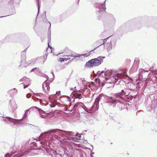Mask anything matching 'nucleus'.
<instances>
[{
	"label": "nucleus",
	"instance_id": "f257e3e1",
	"mask_svg": "<svg viewBox=\"0 0 157 157\" xmlns=\"http://www.w3.org/2000/svg\"><path fill=\"white\" fill-rule=\"evenodd\" d=\"M101 76L104 77L105 78H128V77L125 71L119 72L117 71L111 70H107L105 72L102 71L100 73L99 77L102 78Z\"/></svg>",
	"mask_w": 157,
	"mask_h": 157
},
{
	"label": "nucleus",
	"instance_id": "f03ea898",
	"mask_svg": "<svg viewBox=\"0 0 157 157\" xmlns=\"http://www.w3.org/2000/svg\"><path fill=\"white\" fill-rule=\"evenodd\" d=\"M104 56H100L97 58L92 59L86 63L85 66L89 68H92L100 65L103 62Z\"/></svg>",
	"mask_w": 157,
	"mask_h": 157
},
{
	"label": "nucleus",
	"instance_id": "7ed1b4c3",
	"mask_svg": "<svg viewBox=\"0 0 157 157\" xmlns=\"http://www.w3.org/2000/svg\"><path fill=\"white\" fill-rule=\"evenodd\" d=\"M104 98L107 100L106 102L107 103H109V105H111L113 104L118 103V100L114 99V98L112 97H109L106 96H104L100 95L98 98H97V99L99 100Z\"/></svg>",
	"mask_w": 157,
	"mask_h": 157
},
{
	"label": "nucleus",
	"instance_id": "20e7f679",
	"mask_svg": "<svg viewBox=\"0 0 157 157\" xmlns=\"http://www.w3.org/2000/svg\"><path fill=\"white\" fill-rule=\"evenodd\" d=\"M95 7L96 9V12H98V14H102L105 9V6L104 4L97 3L95 4Z\"/></svg>",
	"mask_w": 157,
	"mask_h": 157
},
{
	"label": "nucleus",
	"instance_id": "39448f33",
	"mask_svg": "<svg viewBox=\"0 0 157 157\" xmlns=\"http://www.w3.org/2000/svg\"><path fill=\"white\" fill-rule=\"evenodd\" d=\"M103 44V45L106 48L108 51H109L112 47L115 46V44L114 41H112L111 40L108 39Z\"/></svg>",
	"mask_w": 157,
	"mask_h": 157
},
{
	"label": "nucleus",
	"instance_id": "423d86ee",
	"mask_svg": "<svg viewBox=\"0 0 157 157\" xmlns=\"http://www.w3.org/2000/svg\"><path fill=\"white\" fill-rule=\"evenodd\" d=\"M149 70L145 71L143 69H140L139 70L138 78H146L147 76H149Z\"/></svg>",
	"mask_w": 157,
	"mask_h": 157
},
{
	"label": "nucleus",
	"instance_id": "0eeeda50",
	"mask_svg": "<svg viewBox=\"0 0 157 157\" xmlns=\"http://www.w3.org/2000/svg\"><path fill=\"white\" fill-rule=\"evenodd\" d=\"M51 82L49 79L47 80L43 83L42 84V87L43 90L46 91L50 89L49 84Z\"/></svg>",
	"mask_w": 157,
	"mask_h": 157
},
{
	"label": "nucleus",
	"instance_id": "6e6552de",
	"mask_svg": "<svg viewBox=\"0 0 157 157\" xmlns=\"http://www.w3.org/2000/svg\"><path fill=\"white\" fill-rule=\"evenodd\" d=\"M52 133L54 134V135L55 134H58V135H61L63 134V133H67V134L71 135V134L72 132H65L63 131H61L59 129H57V130H54L52 131Z\"/></svg>",
	"mask_w": 157,
	"mask_h": 157
},
{
	"label": "nucleus",
	"instance_id": "1a4fd4ad",
	"mask_svg": "<svg viewBox=\"0 0 157 157\" xmlns=\"http://www.w3.org/2000/svg\"><path fill=\"white\" fill-rule=\"evenodd\" d=\"M34 108H35L39 111V113L40 117L43 118H45L48 115V114L49 113H46L45 111L42 110L39 108L36 107H34Z\"/></svg>",
	"mask_w": 157,
	"mask_h": 157
},
{
	"label": "nucleus",
	"instance_id": "9d476101",
	"mask_svg": "<svg viewBox=\"0 0 157 157\" xmlns=\"http://www.w3.org/2000/svg\"><path fill=\"white\" fill-rule=\"evenodd\" d=\"M9 108L11 111H13L17 108V105L14 101H10Z\"/></svg>",
	"mask_w": 157,
	"mask_h": 157
},
{
	"label": "nucleus",
	"instance_id": "9b49d317",
	"mask_svg": "<svg viewBox=\"0 0 157 157\" xmlns=\"http://www.w3.org/2000/svg\"><path fill=\"white\" fill-rule=\"evenodd\" d=\"M32 72H33L36 75H38L40 73L41 71L39 68L35 67L31 69L30 72L31 73Z\"/></svg>",
	"mask_w": 157,
	"mask_h": 157
},
{
	"label": "nucleus",
	"instance_id": "f8f14e48",
	"mask_svg": "<svg viewBox=\"0 0 157 157\" xmlns=\"http://www.w3.org/2000/svg\"><path fill=\"white\" fill-rule=\"evenodd\" d=\"M98 105L96 103H94L93 105L90 108V110L92 111V112H94L98 109Z\"/></svg>",
	"mask_w": 157,
	"mask_h": 157
},
{
	"label": "nucleus",
	"instance_id": "ddd939ff",
	"mask_svg": "<svg viewBox=\"0 0 157 157\" xmlns=\"http://www.w3.org/2000/svg\"><path fill=\"white\" fill-rule=\"evenodd\" d=\"M50 24V26L48 30V41L49 42V41L51 40V23L49 22Z\"/></svg>",
	"mask_w": 157,
	"mask_h": 157
},
{
	"label": "nucleus",
	"instance_id": "4468645a",
	"mask_svg": "<svg viewBox=\"0 0 157 157\" xmlns=\"http://www.w3.org/2000/svg\"><path fill=\"white\" fill-rule=\"evenodd\" d=\"M21 65L22 66L25 67L28 65V62H26L25 58L22 59L21 60Z\"/></svg>",
	"mask_w": 157,
	"mask_h": 157
},
{
	"label": "nucleus",
	"instance_id": "2eb2a0df",
	"mask_svg": "<svg viewBox=\"0 0 157 157\" xmlns=\"http://www.w3.org/2000/svg\"><path fill=\"white\" fill-rule=\"evenodd\" d=\"M76 137H71L70 138V139L71 140L74 141L75 142H77L78 140L80 139V136H78L77 135H76Z\"/></svg>",
	"mask_w": 157,
	"mask_h": 157
},
{
	"label": "nucleus",
	"instance_id": "dca6fc26",
	"mask_svg": "<svg viewBox=\"0 0 157 157\" xmlns=\"http://www.w3.org/2000/svg\"><path fill=\"white\" fill-rule=\"evenodd\" d=\"M106 81H107L105 82V84H109L110 85L109 86V87H112V86H113L114 84L116 83V82H112L109 81V80L110 79H106Z\"/></svg>",
	"mask_w": 157,
	"mask_h": 157
},
{
	"label": "nucleus",
	"instance_id": "f3484780",
	"mask_svg": "<svg viewBox=\"0 0 157 157\" xmlns=\"http://www.w3.org/2000/svg\"><path fill=\"white\" fill-rule=\"evenodd\" d=\"M12 149L13 151H12V154L15 153L17 151H18L19 149H17V147L16 146H13L10 150L11 151L12 150Z\"/></svg>",
	"mask_w": 157,
	"mask_h": 157
},
{
	"label": "nucleus",
	"instance_id": "a211bd4d",
	"mask_svg": "<svg viewBox=\"0 0 157 157\" xmlns=\"http://www.w3.org/2000/svg\"><path fill=\"white\" fill-rule=\"evenodd\" d=\"M36 59L35 58L33 59L28 61V65L29 64H33L36 61Z\"/></svg>",
	"mask_w": 157,
	"mask_h": 157
},
{
	"label": "nucleus",
	"instance_id": "6ab92c4d",
	"mask_svg": "<svg viewBox=\"0 0 157 157\" xmlns=\"http://www.w3.org/2000/svg\"><path fill=\"white\" fill-rule=\"evenodd\" d=\"M73 57L72 56H67V58H60V59H61V61H64V60H67L70 59H71V57Z\"/></svg>",
	"mask_w": 157,
	"mask_h": 157
},
{
	"label": "nucleus",
	"instance_id": "aec40b11",
	"mask_svg": "<svg viewBox=\"0 0 157 157\" xmlns=\"http://www.w3.org/2000/svg\"><path fill=\"white\" fill-rule=\"evenodd\" d=\"M90 55V54L89 53H87V54H78V55H76L75 56L76 57H79L80 58V56H83L84 57H87L88 56ZM75 57V56H74Z\"/></svg>",
	"mask_w": 157,
	"mask_h": 157
},
{
	"label": "nucleus",
	"instance_id": "412c9836",
	"mask_svg": "<svg viewBox=\"0 0 157 157\" xmlns=\"http://www.w3.org/2000/svg\"><path fill=\"white\" fill-rule=\"evenodd\" d=\"M30 109L26 110L25 113V114L23 117V118H26L27 117L28 114H29L30 113V112H29Z\"/></svg>",
	"mask_w": 157,
	"mask_h": 157
},
{
	"label": "nucleus",
	"instance_id": "4be33fe9",
	"mask_svg": "<svg viewBox=\"0 0 157 157\" xmlns=\"http://www.w3.org/2000/svg\"><path fill=\"white\" fill-rule=\"evenodd\" d=\"M7 120L11 122H13V119H12L9 117H7L5 119V121H6Z\"/></svg>",
	"mask_w": 157,
	"mask_h": 157
},
{
	"label": "nucleus",
	"instance_id": "5701e85b",
	"mask_svg": "<svg viewBox=\"0 0 157 157\" xmlns=\"http://www.w3.org/2000/svg\"><path fill=\"white\" fill-rule=\"evenodd\" d=\"M126 94V93L124 92V91L123 90H122V91H121V92L120 93H119V98H121V97L120 95L121 94H122V95H123V94L125 95Z\"/></svg>",
	"mask_w": 157,
	"mask_h": 157
},
{
	"label": "nucleus",
	"instance_id": "b1692460",
	"mask_svg": "<svg viewBox=\"0 0 157 157\" xmlns=\"http://www.w3.org/2000/svg\"><path fill=\"white\" fill-rule=\"evenodd\" d=\"M13 91H14L13 92L14 94H16L17 92V90L15 88H14L13 90H12L9 91V92L10 93L11 92Z\"/></svg>",
	"mask_w": 157,
	"mask_h": 157
},
{
	"label": "nucleus",
	"instance_id": "393cba45",
	"mask_svg": "<svg viewBox=\"0 0 157 157\" xmlns=\"http://www.w3.org/2000/svg\"><path fill=\"white\" fill-rule=\"evenodd\" d=\"M30 84V82H29V83L27 85H25V84H24V89H25L26 88V87H28Z\"/></svg>",
	"mask_w": 157,
	"mask_h": 157
},
{
	"label": "nucleus",
	"instance_id": "a878e982",
	"mask_svg": "<svg viewBox=\"0 0 157 157\" xmlns=\"http://www.w3.org/2000/svg\"><path fill=\"white\" fill-rule=\"evenodd\" d=\"M56 95L58 96H59L61 95L60 94V91H58L56 92Z\"/></svg>",
	"mask_w": 157,
	"mask_h": 157
},
{
	"label": "nucleus",
	"instance_id": "bb28decb",
	"mask_svg": "<svg viewBox=\"0 0 157 157\" xmlns=\"http://www.w3.org/2000/svg\"><path fill=\"white\" fill-rule=\"evenodd\" d=\"M11 156V154L9 153L6 154L5 156V157H10Z\"/></svg>",
	"mask_w": 157,
	"mask_h": 157
},
{
	"label": "nucleus",
	"instance_id": "cd10ccee",
	"mask_svg": "<svg viewBox=\"0 0 157 157\" xmlns=\"http://www.w3.org/2000/svg\"><path fill=\"white\" fill-rule=\"evenodd\" d=\"M95 82H98V83H99V85H100V83H99L100 81V79H95Z\"/></svg>",
	"mask_w": 157,
	"mask_h": 157
},
{
	"label": "nucleus",
	"instance_id": "c85d7f7f",
	"mask_svg": "<svg viewBox=\"0 0 157 157\" xmlns=\"http://www.w3.org/2000/svg\"><path fill=\"white\" fill-rule=\"evenodd\" d=\"M40 6L39 5V4L38 3V12L37 14H38L39 13V10H40Z\"/></svg>",
	"mask_w": 157,
	"mask_h": 157
},
{
	"label": "nucleus",
	"instance_id": "c756f323",
	"mask_svg": "<svg viewBox=\"0 0 157 157\" xmlns=\"http://www.w3.org/2000/svg\"><path fill=\"white\" fill-rule=\"evenodd\" d=\"M119 105H124V104L123 102H122V103H121V102L120 101H119Z\"/></svg>",
	"mask_w": 157,
	"mask_h": 157
},
{
	"label": "nucleus",
	"instance_id": "7c9ffc66",
	"mask_svg": "<svg viewBox=\"0 0 157 157\" xmlns=\"http://www.w3.org/2000/svg\"><path fill=\"white\" fill-rule=\"evenodd\" d=\"M44 77L47 78L48 77V76L47 75H44Z\"/></svg>",
	"mask_w": 157,
	"mask_h": 157
},
{
	"label": "nucleus",
	"instance_id": "2f4dec72",
	"mask_svg": "<svg viewBox=\"0 0 157 157\" xmlns=\"http://www.w3.org/2000/svg\"><path fill=\"white\" fill-rule=\"evenodd\" d=\"M70 147L71 150H73V148L72 147H71V146H70Z\"/></svg>",
	"mask_w": 157,
	"mask_h": 157
},
{
	"label": "nucleus",
	"instance_id": "473e14b6",
	"mask_svg": "<svg viewBox=\"0 0 157 157\" xmlns=\"http://www.w3.org/2000/svg\"><path fill=\"white\" fill-rule=\"evenodd\" d=\"M51 73H52L53 76V78H54V74L53 73H52V72H51Z\"/></svg>",
	"mask_w": 157,
	"mask_h": 157
},
{
	"label": "nucleus",
	"instance_id": "72a5a7b5",
	"mask_svg": "<svg viewBox=\"0 0 157 157\" xmlns=\"http://www.w3.org/2000/svg\"><path fill=\"white\" fill-rule=\"evenodd\" d=\"M48 46H49V47H50V49H51V48H52V47H50V46H49V43H48Z\"/></svg>",
	"mask_w": 157,
	"mask_h": 157
},
{
	"label": "nucleus",
	"instance_id": "f704fd0d",
	"mask_svg": "<svg viewBox=\"0 0 157 157\" xmlns=\"http://www.w3.org/2000/svg\"><path fill=\"white\" fill-rule=\"evenodd\" d=\"M115 80H116V81H118L119 80H120V79H115Z\"/></svg>",
	"mask_w": 157,
	"mask_h": 157
},
{
	"label": "nucleus",
	"instance_id": "c9c22d12",
	"mask_svg": "<svg viewBox=\"0 0 157 157\" xmlns=\"http://www.w3.org/2000/svg\"><path fill=\"white\" fill-rule=\"evenodd\" d=\"M27 48L25 49L23 51H26Z\"/></svg>",
	"mask_w": 157,
	"mask_h": 157
},
{
	"label": "nucleus",
	"instance_id": "e433bc0d",
	"mask_svg": "<svg viewBox=\"0 0 157 157\" xmlns=\"http://www.w3.org/2000/svg\"><path fill=\"white\" fill-rule=\"evenodd\" d=\"M131 81H132V79H129Z\"/></svg>",
	"mask_w": 157,
	"mask_h": 157
},
{
	"label": "nucleus",
	"instance_id": "4c0bfd02",
	"mask_svg": "<svg viewBox=\"0 0 157 157\" xmlns=\"http://www.w3.org/2000/svg\"><path fill=\"white\" fill-rule=\"evenodd\" d=\"M5 16H1V17H4Z\"/></svg>",
	"mask_w": 157,
	"mask_h": 157
},
{
	"label": "nucleus",
	"instance_id": "58836bf2",
	"mask_svg": "<svg viewBox=\"0 0 157 157\" xmlns=\"http://www.w3.org/2000/svg\"><path fill=\"white\" fill-rule=\"evenodd\" d=\"M49 138H50V139H51V140H52V139H51V138L50 136H49Z\"/></svg>",
	"mask_w": 157,
	"mask_h": 157
},
{
	"label": "nucleus",
	"instance_id": "ea45409f",
	"mask_svg": "<svg viewBox=\"0 0 157 157\" xmlns=\"http://www.w3.org/2000/svg\"><path fill=\"white\" fill-rule=\"evenodd\" d=\"M101 41H103V40L102 39V40H101Z\"/></svg>",
	"mask_w": 157,
	"mask_h": 157
},
{
	"label": "nucleus",
	"instance_id": "a19ab883",
	"mask_svg": "<svg viewBox=\"0 0 157 157\" xmlns=\"http://www.w3.org/2000/svg\"><path fill=\"white\" fill-rule=\"evenodd\" d=\"M114 21H115V19H114Z\"/></svg>",
	"mask_w": 157,
	"mask_h": 157
},
{
	"label": "nucleus",
	"instance_id": "79ce46f5",
	"mask_svg": "<svg viewBox=\"0 0 157 157\" xmlns=\"http://www.w3.org/2000/svg\"><path fill=\"white\" fill-rule=\"evenodd\" d=\"M39 2V0H38V1H37V2Z\"/></svg>",
	"mask_w": 157,
	"mask_h": 157
},
{
	"label": "nucleus",
	"instance_id": "37998d69",
	"mask_svg": "<svg viewBox=\"0 0 157 157\" xmlns=\"http://www.w3.org/2000/svg\"><path fill=\"white\" fill-rule=\"evenodd\" d=\"M41 101H40V103H41Z\"/></svg>",
	"mask_w": 157,
	"mask_h": 157
},
{
	"label": "nucleus",
	"instance_id": "c03bdc74",
	"mask_svg": "<svg viewBox=\"0 0 157 157\" xmlns=\"http://www.w3.org/2000/svg\"><path fill=\"white\" fill-rule=\"evenodd\" d=\"M44 13H46V12L45 11L44 12Z\"/></svg>",
	"mask_w": 157,
	"mask_h": 157
},
{
	"label": "nucleus",
	"instance_id": "a18cd8bd",
	"mask_svg": "<svg viewBox=\"0 0 157 157\" xmlns=\"http://www.w3.org/2000/svg\"><path fill=\"white\" fill-rule=\"evenodd\" d=\"M101 45H102V44H101L100 45V46Z\"/></svg>",
	"mask_w": 157,
	"mask_h": 157
},
{
	"label": "nucleus",
	"instance_id": "49530a36",
	"mask_svg": "<svg viewBox=\"0 0 157 157\" xmlns=\"http://www.w3.org/2000/svg\"><path fill=\"white\" fill-rule=\"evenodd\" d=\"M48 48L47 49V50H48Z\"/></svg>",
	"mask_w": 157,
	"mask_h": 157
}]
</instances>
